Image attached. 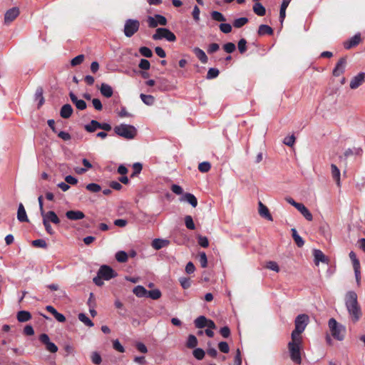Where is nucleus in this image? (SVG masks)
<instances>
[{
    "instance_id": "nucleus-51",
    "label": "nucleus",
    "mask_w": 365,
    "mask_h": 365,
    "mask_svg": "<svg viewBox=\"0 0 365 365\" xmlns=\"http://www.w3.org/2000/svg\"><path fill=\"white\" fill-rule=\"evenodd\" d=\"M133 172L130 175L131 178H133V177L138 175V174H140V173L142 170L143 166H142L141 163H135L133 164Z\"/></svg>"
},
{
    "instance_id": "nucleus-60",
    "label": "nucleus",
    "mask_w": 365,
    "mask_h": 365,
    "mask_svg": "<svg viewBox=\"0 0 365 365\" xmlns=\"http://www.w3.org/2000/svg\"><path fill=\"white\" fill-rule=\"evenodd\" d=\"M218 348L222 353L227 354L230 351L229 345L226 341H221L218 344Z\"/></svg>"
},
{
    "instance_id": "nucleus-13",
    "label": "nucleus",
    "mask_w": 365,
    "mask_h": 365,
    "mask_svg": "<svg viewBox=\"0 0 365 365\" xmlns=\"http://www.w3.org/2000/svg\"><path fill=\"white\" fill-rule=\"evenodd\" d=\"M365 82V73L361 72L355 76L350 82V88L356 89Z\"/></svg>"
},
{
    "instance_id": "nucleus-7",
    "label": "nucleus",
    "mask_w": 365,
    "mask_h": 365,
    "mask_svg": "<svg viewBox=\"0 0 365 365\" xmlns=\"http://www.w3.org/2000/svg\"><path fill=\"white\" fill-rule=\"evenodd\" d=\"M140 28V21L137 19H128L125 21L123 32L126 37L133 36Z\"/></svg>"
},
{
    "instance_id": "nucleus-1",
    "label": "nucleus",
    "mask_w": 365,
    "mask_h": 365,
    "mask_svg": "<svg viewBox=\"0 0 365 365\" xmlns=\"http://www.w3.org/2000/svg\"><path fill=\"white\" fill-rule=\"evenodd\" d=\"M346 307L353 322H357L361 316V312L358 304L357 295L354 292L350 291L346 293Z\"/></svg>"
},
{
    "instance_id": "nucleus-47",
    "label": "nucleus",
    "mask_w": 365,
    "mask_h": 365,
    "mask_svg": "<svg viewBox=\"0 0 365 365\" xmlns=\"http://www.w3.org/2000/svg\"><path fill=\"white\" fill-rule=\"evenodd\" d=\"M140 53L147 58H150L153 56V52L152 51L146 46H142L139 49Z\"/></svg>"
},
{
    "instance_id": "nucleus-45",
    "label": "nucleus",
    "mask_w": 365,
    "mask_h": 365,
    "mask_svg": "<svg viewBox=\"0 0 365 365\" xmlns=\"http://www.w3.org/2000/svg\"><path fill=\"white\" fill-rule=\"evenodd\" d=\"M349 258L352 262L353 267L360 268V262L357 259L356 255L354 252L351 251L349 254Z\"/></svg>"
},
{
    "instance_id": "nucleus-14",
    "label": "nucleus",
    "mask_w": 365,
    "mask_h": 365,
    "mask_svg": "<svg viewBox=\"0 0 365 365\" xmlns=\"http://www.w3.org/2000/svg\"><path fill=\"white\" fill-rule=\"evenodd\" d=\"M258 205V212L259 215L269 221H273L272 216L271 215L267 207L265 205H264L261 201L259 202Z\"/></svg>"
},
{
    "instance_id": "nucleus-36",
    "label": "nucleus",
    "mask_w": 365,
    "mask_h": 365,
    "mask_svg": "<svg viewBox=\"0 0 365 365\" xmlns=\"http://www.w3.org/2000/svg\"><path fill=\"white\" fill-rule=\"evenodd\" d=\"M207 318L204 316H200L194 321L196 328L202 329L206 327Z\"/></svg>"
},
{
    "instance_id": "nucleus-18",
    "label": "nucleus",
    "mask_w": 365,
    "mask_h": 365,
    "mask_svg": "<svg viewBox=\"0 0 365 365\" xmlns=\"http://www.w3.org/2000/svg\"><path fill=\"white\" fill-rule=\"evenodd\" d=\"M17 219L21 222H29V219L26 215V210L22 203H19L18 211H17Z\"/></svg>"
},
{
    "instance_id": "nucleus-23",
    "label": "nucleus",
    "mask_w": 365,
    "mask_h": 365,
    "mask_svg": "<svg viewBox=\"0 0 365 365\" xmlns=\"http://www.w3.org/2000/svg\"><path fill=\"white\" fill-rule=\"evenodd\" d=\"M170 244V241L163 239H155L152 242V247L156 250L167 247Z\"/></svg>"
},
{
    "instance_id": "nucleus-41",
    "label": "nucleus",
    "mask_w": 365,
    "mask_h": 365,
    "mask_svg": "<svg viewBox=\"0 0 365 365\" xmlns=\"http://www.w3.org/2000/svg\"><path fill=\"white\" fill-rule=\"evenodd\" d=\"M197 345V339L195 336L190 334L187 337L186 346L187 348L193 349Z\"/></svg>"
},
{
    "instance_id": "nucleus-19",
    "label": "nucleus",
    "mask_w": 365,
    "mask_h": 365,
    "mask_svg": "<svg viewBox=\"0 0 365 365\" xmlns=\"http://www.w3.org/2000/svg\"><path fill=\"white\" fill-rule=\"evenodd\" d=\"M296 209L300 212V213L305 217L308 221L313 220V216L309 210L304 206V204L299 203Z\"/></svg>"
},
{
    "instance_id": "nucleus-9",
    "label": "nucleus",
    "mask_w": 365,
    "mask_h": 365,
    "mask_svg": "<svg viewBox=\"0 0 365 365\" xmlns=\"http://www.w3.org/2000/svg\"><path fill=\"white\" fill-rule=\"evenodd\" d=\"M98 274L101 276L103 279L109 280L115 277H116L117 274L108 265H103L100 267L98 271Z\"/></svg>"
},
{
    "instance_id": "nucleus-39",
    "label": "nucleus",
    "mask_w": 365,
    "mask_h": 365,
    "mask_svg": "<svg viewBox=\"0 0 365 365\" xmlns=\"http://www.w3.org/2000/svg\"><path fill=\"white\" fill-rule=\"evenodd\" d=\"M78 318L87 327H92L94 325L93 322L83 313H80L78 316Z\"/></svg>"
},
{
    "instance_id": "nucleus-24",
    "label": "nucleus",
    "mask_w": 365,
    "mask_h": 365,
    "mask_svg": "<svg viewBox=\"0 0 365 365\" xmlns=\"http://www.w3.org/2000/svg\"><path fill=\"white\" fill-rule=\"evenodd\" d=\"M331 173L334 180L336 182L338 187H340V170L337 166L334 164L331 165Z\"/></svg>"
},
{
    "instance_id": "nucleus-46",
    "label": "nucleus",
    "mask_w": 365,
    "mask_h": 365,
    "mask_svg": "<svg viewBox=\"0 0 365 365\" xmlns=\"http://www.w3.org/2000/svg\"><path fill=\"white\" fill-rule=\"evenodd\" d=\"M91 359L92 362L96 365H99L102 362V358L97 351H94L91 354Z\"/></svg>"
},
{
    "instance_id": "nucleus-17",
    "label": "nucleus",
    "mask_w": 365,
    "mask_h": 365,
    "mask_svg": "<svg viewBox=\"0 0 365 365\" xmlns=\"http://www.w3.org/2000/svg\"><path fill=\"white\" fill-rule=\"evenodd\" d=\"M361 41L360 34H355L349 41L344 43V46L346 49H350L351 48L357 46Z\"/></svg>"
},
{
    "instance_id": "nucleus-42",
    "label": "nucleus",
    "mask_w": 365,
    "mask_h": 365,
    "mask_svg": "<svg viewBox=\"0 0 365 365\" xmlns=\"http://www.w3.org/2000/svg\"><path fill=\"white\" fill-rule=\"evenodd\" d=\"M162 294H161V292L160 291V289H153V290H150V291H148V294H147V296L148 297H150V299H158L159 298H160Z\"/></svg>"
},
{
    "instance_id": "nucleus-21",
    "label": "nucleus",
    "mask_w": 365,
    "mask_h": 365,
    "mask_svg": "<svg viewBox=\"0 0 365 365\" xmlns=\"http://www.w3.org/2000/svg\"><path fill=\"white\" fill-rule=\"evenodd\" d=\"M73 111V108L70 104H65L61 108L60 115L63 118H68L71 116Z\"/></svg>"
},
{
    "instance_id": "nucleus-30",
    "label": "nucleus",
    "mask_w": 365,
    "mask_h": 365,
    "mask_svg": "<svg viewBox=\"0 0 365 365\" xmlns=\"http://www.w3.org/2000/svg\"><path fill=\"white\" fill-rule=\"evenodd\" d=\"M31 319V314L27 311H20L17 314V319L20 322H25Z\"/></svg>"
},
{
    "instance_id": "nucleus-20",
    "label": "nucleus",
    "mask_w": 365,
    "mask_h": 365,
    "mask_svg": "<svg viewBox=\"0 0 365 365\" xmlns=\"http://www.w3.org/2000/svg\"><path fill=\"white\" fill-rule=\"evenodd\" d=\"M181 201H186L192 207H195L197 205V200L195 196L191 193H185L180 199Z\"/></svg>"
},
{
    "instance_id": "nucleus-44",
    "label": "nucleus",
    "mask_w": 365,
    "mask_h": 365,
    "mask_svg": "<svg viewBox=\"0 0 365 365\" xmlns=\"http://www.w3.org/2000/svg\"><path fill=\"white\" fill-rule=\"evenodd\" d=\"M86 188L91 192H98L101 190V187L96 183H89L86 186Z\"/></svg>"
},
{
    "instance_id": "nucleus-15",
    "label": "nucleus",
    "mask_w": 365,
    "mask_h": 365,
    "mask_svg": "<svg viewBox=\"0 0 365 365\" xmlns=\"http://www.w3.org/2000/svg\"><path fill=\"white\" fill-rule=\"evenodd\" d=\"M69 96L72 103L78 110H83L86 108V103L83 100L78 99L77 96L73 92H70Z\"/></svg>"
},
{
    "instance_id": "nucleus-26",
    "label": "nucleus",
    "mask_w": 365,
    "mask_h": 365,
    "mask_svg": "<svg viewBox=\"0 0 365 365\" xmlns=\"http://www.w3.org/2000/svg\"><path fill=\"white\" fill-rule=\"evenodd\" d=\"M193 52L197 58L202 63H206L208 61V58L203 50L198 47H195L193 49Z\"/></svg>"
},
{
    "instance_id": "nucleus-37",
    "label": "nucleus",
    "mask_w": 365,
    "mask_h": 365,
    "mask_svg": "<svg viewBox=\"0 0 365 365\" xmlns=\"http://www.w3.org/2000/svg\"><path fill=\"white\" fill-rule=\"evenodd\" d=\"M248 22L247 17H240L234 20L232 25L235 28L240 29L244 26Z\"/></svg>"
},
{
    "instance_id": "nucleus-40",
    "label": "nucleus",
    "mask_w": 365,
    "mask_h": 365,
    "mask_svg": "<svg viewBox=\"0 0 365 365\" xmlns=\"http://www.w3.org/2000/svg\"><path fill=\"white\" fill-rule=\"evenodd\" d=\"M210 15L211 18L216 21L225 22L226 21V19L224 16V15L220 11H213L211 12Z\"/></svg>"
},
{
    "instance_id": "nucleus-29",
    "label": "nucleus",
    "mask_w": 365,
    "mask_h": 365,
    "mask_svg": "<svg viewBox=\"0 0 365 365\" xmlns=\"http://www.w3.org/2000/svg\"><path fill=\"white\" fill-rule=\"evenodd\" d=\"M290 2V0H283L282 3L280 6V11H279V19L281 23L283 22L285 16H286V9L287 6H289V4Z\"/></svg>"
},
{
    "instance_id": "nucleus-33",
    "label": "nucleus",
    "mask_w": 365,
    "mask_h": 365,
    "mask_svg": "<svg viewBox=\"0 0 365 365\" xmlns=\"http://www.w3.org/2000/svg\"><path fill=\"white\" fill-rule=\"evenodd\" d=\"M133 292L138 297H146L147 296V294H148V291L147 289L141 286V285H138L136 286L133 290Z\"/></svg>"
},
{
    "instance_id": "nucleus-35",
    "label": "nucleus",
    "mask_w": 365,
    "mask_h": 365,
    "mask_svg": "<svg viewBox=\"0 0 365 365\" xmlns=\"http://www.w3.org/2000/svg\"><path fill=\"white\" fill-rule=\"evenodd\" d=\"M140 98L142 101L147 106H153L155 103V98L151 95H145L141 93Z\"/></svg>"
},
{
    "instance_id": "nucleus-31",
    "label": "nucleus",
    "mask_w": 365,
    "mask_h": 365,
    "mask_svg": "<svg viewBox=\"0 0 365 365\" xmlns=\"http://www.w3.org/2000/svg\"><path fill=\"white\" fill-rule=\"evenodd\" d=\"M100 123L96 120H92L89 124L85 125V130L88 133H93L99 129Z\"/></svg>"
},
{
    "instance_id": "nucleus-3",
    "label": "nucleus",
    "mask_w": 365,
    "mask_h": 365,
    "mask_svg": "<svg viewBox=\"0 0 365 365\" xmlns=\"http://www.w3.org/2000/svg\"><path fill=\"white\" fill-rule=\"evenodd\" d=\"M309 321L307 314L298 315L294 321L295 328L291 334V339L302 338L301 334L304 331Z\"/></svg>"
},
{
    "instance_id": "nucleus-25",
    "label": "nucleus",
    "mask_w": 365,
    "mask_h": 365,
    "mask_svg": "<svg viewBox=\"0 0 365 365\" xmlns=\"http://www.w3.org/2000/svg\"><path fill=\"white\" fill-rule=\"evenodd\" d=\"M314 257V262L316 264H318L320 262H327V259L324 254L319 250H314L313 251Z\"/></svg>"
},
{
    "instance_id": "nucleus-32",
    "label": "nucleus",
    "mask_w": 365,
    "mask_h": 365,
    "mask_svg": "<svg viewBox=\"0 0 365 365\" xmlns=\"http://www.w3.org/2000/svg\"><path fill=\"white\" fill-rule=\"evenodd\" d=\"M35 100L38 101V108H39L44 103L42 88L39 87L36 89L35 93Z\"/></svg>"
},
{
    "instance_id": "nucleus-5",
    "label": "nucleus",
    "mask_w": 365,
    "mask_h": 365,
    "mask_svg": "<svg viewBox=\"0 0 365 365\" xmlns=\"http://www.w3.org/2000/svg\"><path fill=\"white\" fill-rule=\"evenodd\" d=\"M329 327L333 337L339 341L344 338L346 329L344 326L339 324L334 318L329 320Z\"/></svg>"
},
{
    "instance_id": "nucleus-62",
    "label": "nucleus",
    "mask_w": 365,
    "mask_h": 365,
    "mask_svg": "<svg viewBox=\"0 0 365 365\" xmlns=\"http://www.w3.org/2000/svg\"><path fill=\"white\" fill-rule=\"evenodd\" d=\"M266 267L277 272L279 271V267L278 264H277V262L273 261L268 262L267 263Z\"/></svg>"
},
{
    "instance_id": "nucleus-54",
    "label": "nucleus",
    "mask_w": 365,
    "mask_h": 365,
    "mask_svg": "<svg viewBox=\"0 0 365 365\" xmlns=\"http://www.w3.org/2000/svg\"><path fill=\"white\" fill-rule=\"evenodd\" d=\"M32 245L36 247L46 248L47 244L44 240L38 239L32 241Z\"/></svg>"
},
{
    "instance_id": "nucleus-58",
    "label": "nucleus",
    "mask_w": 365,
    "mask_h": 365,
    "mask_svg": "<svg viewBox=\"0 0 365 365\" xmlns=\"http://www.w3.org/2000/svg\"><path fill=\"white\" fill-rule=\"evenodd\" d=\"M219 27L224 34H229L232 31V26L230 24L222 23L220 24Z\"/></svg>"
},
{
    "instance_id": "nucleus-48",
    "label": "nucleus",
    "mask_w": 365,
    "mask_h": 365,
    "mask_svg": "<svg viewBox=\"0 0 365 365\" xmlns=\"http://www.w3.org/2000/svg\"><path fill=\"white\" fill-rule=\"evenodd\" d=\"M239 52L244 53L247 51V41L245 38H241L237 43Z\"/></svg>"
},
{
    "instance_id": "nucleus-64",
    "label": "nucleus",
    "mask_w": 365,
    "mask_h": 365,
    "mask_svg": "<svg viewBox=\"0 0 365 365\" xmlns=\"http://www.w3.org/2000/svg\"><path fill=\"white\" fill-rule=\"evenodd\" d=\"M139 67L143 70H148L150 67V63L148 60L143 58L140 61Z\"/></svg>"
},
{
    "instance_id": "nucleus-56",
    "label": "nucleus",
    "mask_w": 365,
    "mask_h": 365,
    "mask_svg": "<svg viewBox=\"0 0 365 365\" xmlns=\"http://www.w3.org/2000/svg\"><path fill=\"white\" fill-rule=\"evenodd\" d=\"M223 49L225 52L231 53L235 51L236 46L235 43L229 42L223 45Z\"/></svg>"
},
{
    "instance_id": "nucleus-57",
    "label": "nucleus",
    "mask_w": 365,
    "mask_h": 365,
    "mask_svg": "<svg viewBox=\"0 0 365 365\" xmlns=\"http://www.w3.org/2000/svg\"><path fill=\"white\" fill-rule=\"evenodd\" d=\"M83 60L84 56L81 54L73 58L71 61V64L72 66H76L80 65L83 61Z\"/></svg>"
},
{
    "instance_id": "nucleus-43",
    "label": "nucleus",
    "mask_w": 365,
    "mask_h": 365,
    "mask_svg": "<svg viewBox=\"0 0 365 365\" xmlns=\"http://www.w3.org/2000/svg\"><path fill=\"white\" fill-rule=\"evenodd\" d=\"M185 224L187 229L189 230H195V225L193 222L192 217L190 215H186L185 217Z\"/></svg>"
},
{
    "instance_id": "nucleus-34",
    "label": "nucleus",
    "mask_w": 365,
    "mask_h": 365,
    "mask_svg": "<svg viewBox=\"0 0 365 365\" xmlns=\"http://www.w3.org/2000/svg\"><path fill=\"white\" fill-rule=\"evenodd\" d=\"M253 11L258 16H262L266 13V9L261 3L257 2L253 6Z\"/></svg>"
},
{
    "instance_id": "nucleus-27",
    "label": "nucleus",
    "mask_w": 365,
    "mask_h": 365,
    "mask_svg": "<svg viewBox=\"0 0 365 365\" xmlns=\"http://www.w3.org/2000/svg\"><path fill=\"white\" fill-rule=\"evenodd\" d=\"M274 33L273 29L268 25L262 24L259 26L257 34L262 36L264 35H272Z\"/></svg>"
},
{
    "instance_id": "nucleus-10",
    "label": "nucleus",
    "mask_w": 365,
    "mask_h": 365,
    "mask_svg": "<svg viewBox=\"0 0 365 365\" xmlns=\"http://www.w3.org/2000/svg\"><path fill=\"white\" fill-rule=\"evenodd\" d=\"M41 215L42 216L43 222L47 221L48 223L52 222L55 225L60 224V219L54 211H44L43 214H41Z\"/></svg>"
},
{
    "instance_id": "nucleus-22",
    "label": "nucleus",
    "mask_w": 365,
    "mask_h": 365,
    "mask_svg": "<svg viewBox=\"0 0 365 365\" xmlns=\"http://www.w3.org/2000/svg\"><path fill=\"white\" fill-rule=\"evenodd\" d=\"M101 93L106 98H110L113 96V90L110 86L107 83H103L100 88Z\"/></svg>"
},
{
    "instance_id": "nucleus-55",
    "label": "nucleus",
    "mask_w": 365,
    "mask_h": 365,
    "mask_svg": "<svg viewBox=\"0 0 365 365\" xmlns=\"http://www.w3.org/2000/svg\"><path fill=\"white\" fill-rule=\"evenodd\" d=\"M199 262L202 267L205 268L207 266V259L205 252H202L199 254Z\"/></svg>"
},
{
    "instance_id": "nucleus-53",
    "label": "nucleus",
    "mask_w": 365,
    "mask_h": 365,
    "mask_svg": "<svg viewBox=\"0 0 365 365\" xmlns=\"http://www.w3.org/2000/svg\"><path fill=\"white\" fill-rule=\"evenodd\" d=\"M179 282L182 287L185 289H188L191 286L190 279L188 277H180Z\"/></svg>"
},
{
    "instance_id": "nucleus-2",
    "label": "nucleus",
    "mask_w": 365,
    "mask_h": 365,
    "mask_svg": "<svg viewBox=\"0 0 365 365\" xmlns=\"http://www.w3.org/2000/svg\"><path fill=\"white\" fill-rule=\"evenodd\" d=\"M302 338H294L288 343L287 347L291 360L297 364L302 363L301 350Z\"/></svg>"
},
{
    "instance_id": "nucleus-28",
    "label": "nucleus",
    "mask_w": 365,
    "mask_h": 365,
    "mask_svg": "<svg viewBox=\"0 0 365 365\" xmlns=\"http://www.w3.org/2000/svg\"><path fill=\"white\" fill-rule=\"evenodd\" d=\"M291 232H292V237H293V240L295 242V243L297 244V245L299 247H303V245H304V241L303 240V239L298 235L297 233V231L295 228H292L291 230Z\"/></svg>"
},
{
    "instance_id": "nucleus-59",
    "label": "nucleus",
    "mask_w": 365,
    "mask_h": 365,
    "mask_svg": "<svg viewBox=\"0 0 365 365\" xmlns=\"http://www.w3.org/2000/svg\"><path fill=\"white\" fill-rule=\"evenodd\" d=\"M197 242H198V244L202 247H207L208 245H209V241H208V239L205 237V236H198L197 237Z\"/></svg>"
},
{
    "instance_id": "nucleus-63",
    "label": "nucleus",
    "mask_w": 365,
    "mask_h": 365,
    "mask_svg": "<svg viewBox=\"0 0 365 365\" xmlns=\"http://www.w3.org/2000/svg\"><path fill=\"white\" fill-rule=\"evenodd\" d=\"M113 346L116 351L120 353H123L125 351L124 347L121 345L118 339L113 341Z\"/></svg>"
},
{
    "instance_id": "nucleus-49",
    "label": "nucleus",
    "mask_w": 365,
    "mask_h": 365,
    "mask_svg": "<svg viewBox=\"0 0 365 365\" xmlns=\"http://www.w3.org/2000/svg\"><path fill=\"white\" fill-rule=\"evenodd\" d=\"M220 71L217 68H211L208 70L206 78L212 79L218 76Z\"/></svg>"
},
{
    "instance_id": "nucleus-16",
    "label": "nucleus",
    "mask_w": 365,
    "mask_h": 365,
    "mask_svg": "<svg viewBox=\"0 0 365 365\" xmlns=\"http://www.w3.org/2000/svg\"><path fill=\"white\" fill-rule=\"evenodd\" d=\"M66 217L71 220H78L85 217V215L80 210H68L66 212Z\"/></svg>"
},
{
    "instance_id": "nucleus-52",
    "label": "nucleus",
    "mask_w": 365,
    "mask_h": 365,
    "mask_svg": "<svg viewBox=\"0 0 365 365\" xmlns=\"http://www.w3.org/2000/svg\"><path fill=\"white\" fill-rule=\"evenodd\" d=\"M192 354L193 356L198 360L202 359L205 354L204 350L201 348H196L195 349H194Z\"/></svg>"
},
{
    "instance_id": "nucleus-50",
    "label": "nucleus",
    "mask_w": 365,
    "mask_h": 365,
    "mask_svg": "<svg viewBox=\"0 0 365 365\" xmlns=\"http://www.w3.org/2000/svg\"><path fill=\"white\" fill-rule=\"evenodd\" d=\"M211 168V165L209 162L200 163L198 165V170L202 173H207Z\"/></svg>"
},
{
    "instance_id": "nucleus-12",
    "label": "nucleus",
    "mask_w": 365,
    "mask_h": 365,
    "mask_svg": "<svg viewBox=\"0 0 365 365\" xmlns=\"http://www.w3.org/2000/svg\"><path fill=\"white\" fill-rule=\"evenodd\" d=\"M346 66V58L342 57L341 58L339 61L337 62L335 68L333 70V76H339L341 75L344 71Z\"/></svg>"
},
{
    "instance_id": "nucleus-61",
    "label": "nucleus",
    "mask_w": 365,
    "mask_h": 365,
    "mask_svg": "<svg viewBox=\"0 0 365 365\" xmlns=\"http://www.w3.org/2000/svg\"><path fill=\"white\" fill-rule=\"evenodd\" d=\"M294 142H295V137L294 135H292L290 136H287L286 138H284V141H283V143L285 145H287L289 147H292L294 144Z\"/></svg>"
},
{
    "instance_id": "nucleus-38",
    "label": "nucleus",
    "mask_w": 365,
    "mask_h": 365,
    "mask_svg": "<svg viewBox=\"0 0 365 365\" xmlns=\"http://www.w3.org/2000/svg\"><path fill=\"white\" fill-rule=\"evenodd\" d=\"M115 259L118 262L124 263L128 261V256L125 251H118L115 254Z\"/></svg>"
},
{
    "instance_id": "nucleus-11",
    "label": "nucleus",
    "mask_w": 365,
    "mask_h": 365,
    "mask_svg": "<svg viewBox=\"0 0 365 365\" xmlns=\"http://www.w3.org/2000/svg\"><path fill=\"white\" fill-rule=\"evenodd\" d=\"M19 13L20 11L18 7H13L9 9L4 15V23L9 24L12 22L19 15Z\"/></svg>"
},
{
    "instance_id": "nucleus-6",
    "label": "nucleus",
    "mask_w": 365,
    "mask_h": 365,
    "mask_svg": "<svg viewBox=\"0 0 365 365\" xmlns=\"http://www.w3.org/2000/svg\"><path fill=\"white\" fill-rule=\"evenodd\" d=\"M163 38L166 39L169 42H174L176 41L175 35L168 29L158 28L153 35V39L157 41Z\"/></svg>"
},
{
    "instance_id": "nucleus-4",
    "label": "nucleus",
    "mask_w": 365,
    "mask_h": 365,
    "mask_svg": "<svg viewBox=\"0 0 365 365\" xmlns=\"http://www.w3.org/2000/svg\"><path fill=\"white\" fill-rule=\"evenodd\" d=\"M115 133L125 139H133L137 135V129L131 125L120 124L114 128Z\"/></svg>"
},
{
    "instance_id": "nucleus-8",
    "label": "nucleus",
    "mask_w": 365,
    "mask_h": 365,
    "mask_svg": "<svg viewBox=\"0 0 365 365\" xmlns=\"http://www.w3.org/2000/svg\"><path fill=\"white\" fill-rule=\"evenodd\" d=\"M39 341L45 346L46 351L50 353H56L58 351V346L51 341L50 338L47 334L43 333L39 335Z\"/></svg>"
}]
</instances>
